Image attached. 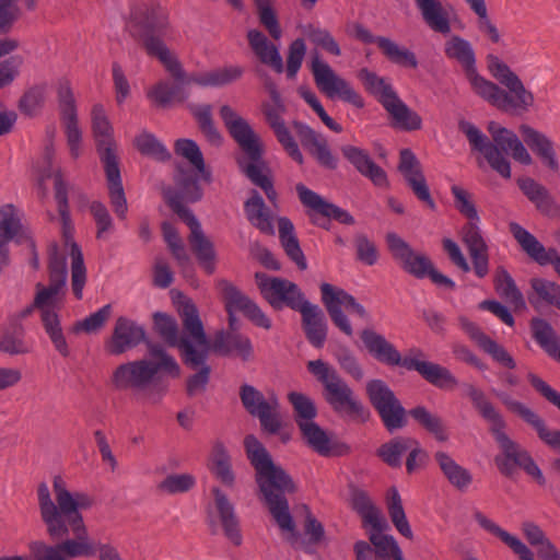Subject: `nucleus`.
<instances>
[{
  "label": "nucleus",
  "mask_w": 560,
  "mask_h": 560,
  "mask_svg": "<svg viewBox=\"0 0 560 560\" xmlns=\"http://www.w3.org/2000/svg\"><path fill=\"white\" fill-rule=\"evenodd\" d=\"M131 18L147 55L158 59L175 80V83L160 81L148 92V96L161 107L185 102L189 96L185 85L192 81L187 77L177 55L167 46V42L174 36L167 10L160 3L148 0L133 8Z\"/></svg>",
  "instance_id": "obj_1"
},
{
  "label": "nucleus",
  "mask_w": 560,
  "mask_h": 560,
  "mask_svg": "<svg viewBox=\"0 0 560 560\" xmlns=\"http://www.w3.org/2000/svg\"><path fill=\"white\" fill-rule=\"evenodd\" d=\"M445 55L462 65L472 91L498 109L505 113H525L534 105V94L497 56L488 57V69L506 90L478 74L475 51L468 40L453 36L445 43Z\"/></svg>",
  "instance_id": "obj_2"
},
{
  "label": "nucleus",
  "mask_w": 560,
  "mask_h": 560,
  "mask_svg": "<svg viewBox=\"0 0 560 560\" xmlns=\"http://www.w3.org/2000/svg\"><path fill=\"white\" fill-rule=\"evenodd\" d=\"M52 491L55 500L46 482H40L37 487L39 514L47 534L52 539H61L72 532H84L88 527L82 511L94 505V498L84 491H70L61 476L54 477Z\"/></svg>",
  "instance_id": "obj_3"
},
{
  "label": "nucleus",
  "mask_w": 560,
  "mask_h": 560,
  "mask_svg": "<svg viewBox=\"0 0 560 560\" xmlns=\"http://www.w3.org/2000/svg\"><path fill=\"white\" fill-rule=\"evenodd\" d=\"M148 351L156 361L140 359L121 363L113 371L110 383L118 392L142 394L148 402L159 404L167 387L154 384L158 373L164 372L172 377H178L180 368L163 346L148 342Z\"/></svg>",
  "instance_id": "obj_4"
},
{
  "label": "nucleus",
  "mask_w": 560,
  "mask_h": 560,
  "mask_svg": "<svg viewBox=\"0 0 560 560\" xmlns=\"http://www.w3.org/2000/svg\"><path fill=\"white\" fill-rule=\"evenodd\" d=\"M247 457L256 470V481L269 511L283 532H293L294 522L285 499L294 491V483L284 469L276 465L265 446L254 436L244 441Z\"/></svg>",
  "instance_id": "obj_5"
},
{
  "label": "nucleus",
  "mask_w": 560,
  "mask_h": 560,
  "mask_svg": "<svg viewBox=\"0 0 560 560\" xmlns=\"http://www.w3.org/2000/svg\"><path fill=\"white\" fill-rule=\"evenodd\" d=\"M220 117L233 139L241 148L237 164L243 174L255 185L260 187L267 198L273 201L277 198L271 171L264 160V144L260 137L252 129L231 106L220 108Z\"/></svg>",
  "instance_id": "obj_6"
},
{
  "label": "nucleus",
  "mask_w": 560,
  "mask_h": 560,
  "mask_svg": "<svg viewBox=\"0 0 560 560\" xmlns=\"http://www.w3.org/2000/svg\"><path fill=\"white\" fill-rule=\"evenodd\" d=\"M467 395L481 417L490 424V431L502 452V454L494 457V463L500 472L510 477L513 475L516 467H521L540 486H544L546 479L540 468L536 465L528 452L523 450L516 442L512 441L505 433L504 429L506 424L502 415L497 410L493 404L487 399L485 393L469 385L467 387Z\"/></svg>",
  "instance_id": "obj_7"
},
{
  "label": "nucleus",
  "mask_w": 560,
  "mask_h": 560,
  "mask_svg": "<svg viewBox=\"0 0 560 560\" xmlns=\"http://www.w3.org/2000/svg\"><path fill=\"white\" fill-rule=\"evenodd\" d=\"M178 313L184 327L182 337L178 336L175 319L164 313L154 314V327L171 347H177L182 351L187 365L197 368L209 354V342L202 322L196 305L187 298L183 296L178 302Z\"/></svg>",
  "instance_id": "obj_8"
},
{
  "label": "nucleus",
  "mask_w": 560,
  "mask_h": 560,
  "mask_svg": "<svg viewBox=\"0 0 560 560\" xmlns=\"http://www.w3.org/2000/svg\"><path fill=\"white\" fill-rule=\"evenodd\" d=\"M458 128L466 136L471 149L482 153L489 165L504 178L511 177V164L503 152L510 153L521 164L533 163L530 154L518 137L495 121H490L487 127L493 142L470 121L460 120Z\"/></svg>",
  "instance_id": "obj_9"
},
{
  "label": "nucleus",
  "mask_w": 560,
  "mask_h": 560,
  "mask_svg": "<svg viewBox=\"0 0 560 560\" xmlns=\"http://www.w3.org/2000/svg\"><path fill=\"white\" fill-rule=\"evenodd\" d=\"M179 191L167 190L165 198L172 210L188 225L190 230L189 243L196 254L200 266L207 273L215 269V253L213 244L205 235L201 225L194 213L183 203V200L195 202L201 199L202 189L198 180L192 177H183L179 182Z\"/></svg>",
  "instance_id": "obj_10"
},
{
  "label": "nucleus",
  "mask_w": 560,
  "mask_h": 560,
  "mask_svg": "<svg viewBox=\"0 0 560 560\" xmlns=\"http://www.w3.org/2000/svg\"><path fill=\"white\" fill-rule=\"evenodd\" d=\"M92 129L101 160L104 164L112 207L118 219L125 220L128 212V205L121 183L117 155L115 153L113 127L101 104H96L92 108Z\"/></svg>",
  "instance_id": "obj_11"
},
{
  "label": "nucleus",
  "mask_w": 560,
  "mask_h": 560,
  "mask_svg": "<svg viewBox=\"0 0 560 560\" xmlns=\"http://www.w3.org/2000/svg\"><path fill=\"white\" fill-rule=\"evenodd\" d=\"M307 370L323 385V396L336 412L362 422L369 419L370 411L332 366L323 360H313L307 362Z\"/></svg>",
  "instance_id": "obj_12"
},
{
  "label": "nucleus",
  "mask_w": 560,
  "mask_h": 560,
  "mask_svg": "<svg viewBox=\"0 0 560 560\" xmlns=\"http://www.w3.org/2000/svg\"><path fill=\"white\" fill-rule=\"evenodd\" d=\"M358 79L366 92L374 96L388 113L393 127L405 131L421 128V117L398 96L388 79L380 77L368 68L359 70Z\"/></svg>",
  "instance_id": "obj_13"
},
{
  "label": "nucleus",
  "mask_w": 560,
  "mask_h": 560,
  "mask_svg": "<svg viewBox=\"0 0 560 560\" xmlns=\"http://www.w3.org/2000/svg\"><path fill=\"white\" fill-rule=\"evenodd\" d=\"M311 71L318 90L328 98H340L357 108L364 106L363 97L343 78L338 75L334 69L324 61L318 51H315L311 60Z\"/></svg>",
  "instance_id": "obj_14"
},
{
  "label": "nucleus",
  "mask_w": 560,
  "mask_h": 560,
  "mask_svg": "<svg viewBox=\"0 0 560 560\" xmlns=\"http://www.w3.org/2000/svg\"><path fill=\"white\" fill-rule=\"evenodd\" d=\"M240 398L249 415L258 418L261 428L276 434L282 427L280 402L275 393L267 397L252 385L244 384L240 388Z\"/></svg>",
  "instance_id": "obj_15"
},
{
  "label": "nucleus",
  "mask_w": 560,
  "mask_h": 560,
  "mask_svg": "<svg viewBox=\"0 0 560 560\" xmlns=\"http://www.w3.org/2000/svg\"><path fill=\"white\" fill-rule=\"evenodd\" d=\"M255 279L262 298L275 310L289 307L298 312L307 301L298 284L288 279L261 272H257Z\"/></svg>",
  "instance_id": "obj_16"
},
{
  "label": "nucleus",
  "mask_w": 560,
  "mask_h": 560,
  "mask_svg": "<svg viewBox=\"0 0 560 560\" xmlns=\"http://www.w3.org/2000/svg\"><path fill=\"white\" fill-rule=\"evenodd\" d=\"M366 394L389 432L406 425V410L384 381L372 380L368 382Z\"/></svg>",
  "instance_id": "obj_17"
},
{
  "label": "nucleus",
  "mask_w": 560,
  "mask_h": 560,
  "mask_svg": "<svg viewBox=\"0 0 560 560\" xmlns=\"http://www.w3.org/2000/svg\"><path fill=\"white\" fill-rule=\"evenodd\" d=\"M322 302L325 305L332 323L347 336L353 335L349 318L342 312V306L352 310L358 316L368 318V312L363 305L357 302L354 296L343 289L329 283H322Z\"/></svg>",
  "instance_id": "obj_18"
},
{
  "label": "nucleus",
  "mask_w": 560,
  "mask_h": 560,
  "mask_svg": "<svg viewBox=\"0 0 560 560\" xmlns=\"http://www.w3.org/2000/svg\"><path fill=\"white\" fill-rule=\"evenodd\" d=\"M74 538H66L56 545H35L38 560H69L79 557H93L96 555V545L89 536L88 528L84 532H72Z\"/></svg>",
  "instance_id": "obj_19"
},
{
  "label": "nucleus",
  "mask_w": 560,
  "mask_h": 560,
  "mask_svg": "<svg viewBox=\"0 0 560 560\" xmlns=\"http://www.w3.org/2000/svg\"><path fill=\"white\" fill-rule=\"evenodd\" d=\"M57 94L69 151L71 156L77 159L81 153L82 132L78 125L77 106L72 89L67 80L59 82Z\"/></svg>",
  "instance_id": "obj_20"
},
{
  "label": "nucleus",
  "mask_w": 560,
  "mask_h": 560,
  "mask_svg": "<svg viewBox=\"0 0 560 560\" xmlns=\"http://www.w3.org/2000/svg\"><path fill=\"white\" fill-rule=\"evenodd\" d=\"M386 242L393 257L399 261L407 273L417 279L428 276L433 264L425 254L415 252L405 240L394 232L386 235Z\"/></svg>",
  "instance_id": "obj_21"
},
{
  "label": "nucleus",
  "mask_w": 560,
  "mask_h": 560,
  "mask_svg": "<svg viewBox=\"0 0 560 560\" xmlns=\"http://www.w3.org/2000/svg\"><path fill=\"white\" fill-rule=\"evenodd\" d=\"M492 393L509 411L520 416L527 424L535 429L541 441L552 448L560 450V431H550L539 415L522 401L512 398L510 394L495 389Z\"/></svg>",
  "instance_id": "obj_22"
},
{
  "label": "nucleus",
  "mask_w": 560,
  "mask_h": 560,
  "mask_svg": "<svg viewBox=\"0 0 560 560\" xmlns=\"http://www.w3.org/2000/svg\"><path fill=\"white\" fill-rule=\"evenodd\" d=\"M398 171L418 200L425 203L431 210H435L436 203L431 197L421 164L410 149H402L400 151Z\"/></svg>",
  "instance_id": "obj_23"
},
{
  "label": "nucleus",
  "mask_w": 560,
  "mask_h": 560,
  "mask_svg": "<svg viewBox=\"0 0 560 560\" xmlns=\"http://www.w3.org/2000/svg\"><path fill=\"white\" fill-rule=\"evenodd\" d=\"M460 237L471 258L475 275L485 278L489 273V254L480 222H466L460 229Z\"/></svg>",
  "instance_id": "obj_24"
},
{
  "label": "nucleus",
  "mask_w": 560,
  "mask_h": 560,
  "mask_svg": "<svg viewBox=\"0 0 560 560\" xmlns=\"http://www.w3.org/2000/svg\"><path fill=\"white\" fill-rule=\"evenodd\" d=\"M383 528H372L370 540L374 548L366 541L355 542L357 560H396L398 557H404L394 537L383 534Z\"/></svg>",
  "instance_id": "obj_25"
},
{
  "label": "nucleus",
  "mask_w": 560,
  "mask_h": 560,
  "mask_svg": "<svg viewBox=\"0 0 560 560\" xmlns=\"http://www.w3.org/2000/svg\"><path fill=\"white\" fill-rule=\"evenodd\" d=\"M145 339L144 328L135 320L120 316L116 319L113 334L107 342V351L119 355L136 348Z\"/></svg>",
  "instance_id": "obj_26"
},
{
  "label": "nucleus",
  "mask_w": 560,
  "mask_h": 560,
  "mask_svg": "<svg viewBox=\"0 0 560 560\" xmlns=\"http://www.w3.org/2000/svg\"><path fill=\"white\" fill-rule=\"evenodd\" d=\"M510 232L521 248L536 262L541 266L552 264L560 276V256L555 249L547 250L545 246L526 229L516 222L509 224Z\"/></svg>",
  "instance_id": "obj_27"
},
{
  "label": "nucleus",
  "mask_w": 560,
  "mask_h": 560,
  "mask_svg": "<svg viewBox=\"0 0 560 560\" xmlns=\"http://www.w3.org/2000/svg\"><path fill=\"white\" fill-rule=\"evenodd\" d=\"M411 352L415 355L405 357V369L417 371L425 381L441 389H453L457 385V380L450 370L433 362L419 360L418 357L422 355L420 350Z\"/></svg>",
  "instance_id": "obj_28"
},
{
  "label": "nucleus",
  "mask_w": 560,
  "mask_h": 560,
  "mask_svg": "<svg viewBox=\"0 0 560 560\" xmlns=\"http://www.w3.org/2000/svg\"><path fill=\"white\" fill-rule=\"evenodd\" d=\"M459 325L469 338L476 342L483 352L490 355L493 361L510 370L516 368L514 358L506 349L487 336L475 323L466 317H459Z\"/></svg>",
  "instance_id": "obj_29"
},
{
  "label": "nucleus",
  "mask_w": 560,
  "mask_h": 560,
  "mask_svg": "<svg viewBox=\"0 0 560 560\" xmlns=\"http://www.w3.org/2000/svg\"><path fill=\"white\" fill-rule=\"evenodd\" d=\"M295 190L301 203L311 212L318 213L327 219H334L343 224L354 223V218L348 211L335 203L328 202L317 192L307 188L304 184H296Z\"/></svg>",
  "instance_id": "obj_30"
},
{
  "label": "nucleus",
  "mask_w": 560,
  "mask_h": 560,
  "mask_svg": "<svg viewBox=\"0 0 560 560\" xmlns=\"http://www.w3.org/2000/svg\"><path fill=\"white\" fill-rule=\"evenodd\" d=\"M295 128L302 145L316 159L318 164L325 168L335 170L338 160L331 153L326 137L302 122H296Z\"/></svg>",
  "instance_id": "obj_31"
},
{
  "label": "nucleus",
  "mask_w": 560,
  "mask_h": 560,
  "mask_svg": "<svg viewBox=\"0 0 560 560\" xmlns=\"http://www.w3.org/2000/svg\"><path fill=\"white\" fill-rule=\"evenodd\" d=\"M341 153L362 176L369 178L375 186L388 187L386 172L372 160L368 151L346 144L341 147Z\"/></svg>",
  "instance_id": "obj_32"
},
{
  "label": "nucleus",
  "mask_w": 560,
  "mask_h": 560,
  "mask_svg": "<svg viewBox=\"0 0 560 560\" xmlns=\"http://www.w3.org/2000/svg\"><path fill=\"white\" fill-rule=\"evenodd\" d=\"M222 294L230 308H240V312H242L254 325L258 327L267 330L271 328L272 325L270 318L254 301L244 295L234 285L228 282H222Z\"/></svg>",
  "instance_id": "obj_33"
},
{
  "label": "nucleus",
  "mask_w": 560,
  "mask_h": 560,
  "mask_svg": "<svg viewBox=\"0 0 560 560\" xmlns=\"http://www.w3.org/2000/svg\"><path fill=\"white\" fill-rule=\"evenodd\" d=\"M302 316V326L306 338L315 348H322L327 338V322L322 308L306 301L298 311Z\"/></svg>",
  "instance_id": "obj_34"
},
{
  "label": "nucleus",
  "mask_w": 560,
  "mask_h": 560,
  "mask_svg": "<svg viewBox=\"0 0 560 560\" xmlns=\"http://www.w3.org/2000/svg\"><path fill=\"white\" fill-rule=\"evenodd\" d=\"M361 339L369 353L378 362L390 366H402L405 358L383 335L371 329H364L361 332Z\"/></svg>",
  "instance_id": "obj_35"
},
{
  "label": "nucleus",
  "mask_w": 560,
  "mask_h": 560,
  "mask_svg": "<svg viewBox=\"0 0 560 560\" xmlns=\"http://www.w3.org/2000/svg\"><path fill=\"white\" fill-rule=\"evenodd\" d=\"M307 445L322 456H338L348 452V446L331 439L315 421L300 428Z\"/></svg>",
  "instance_id": "obj_36"
},
{
  "label": "nucleus",
  "mask_w": 560,
  "mask_h": 560,
  "mask_svg": "<svg viewBox=\"0 0 560 560\" xmlns=\"http://www.w3.org/2000/svg\"><path fill=\"white\" fill-rule=\"evenodd\" d=\"M22 230L18 210L12 205L0 208V272L9 265L10 241L20 236Z\"/></svg>",
  "instance_id": "obj_37"
},
{
  "label": "nucleus",
  "mask_w": 560,
  "mask_h": 560,
  "mask_svg": "<svg viewBox=\"0 0 560 560\" xmlns=\"http://www.w3.org/2000/svg\"><path fill=\"white\" fill-rule=\"evenodd\" d=\"M222 355L235 354L243 361H247L253 357V345L248 337L237 332L219 331L215 335L212 346L209 350Z\"/></svg>",
  "instance_id": "obj_38"
},
{
  "label": "nucleus",
  "mask_w": 560,
  "mask_h": 560,
  "mask_svg": "<svg viewBox=\"0 0 560 560\" xmlns=\"http://www.w3.org/2000/svg\"><path fill=\"white\" fill-rule=\"evenodd\" d=\"M474 517L481 528L497 536L509 548H511V550L518 557L520 560H536L534 558V551L530 550L520 538L500 527L497 523L487 517L483 513H481L480 511H476L474 513Z\"/></svg>",
  "instance_id": "obj_39"
},
{
  "label": "nucleus",
  "mask_w": 560,
  "mask_h": 560,
  "mask_svg": "<svg viewBox=\"0 0 560 560\" xmlns=\"http://www.w3.org/2000/svg\"><path fill=\"white\" fill-rule=\"evenodd\" d=\"M244 212L249 223L261 233L275 234L272 213L257 190L250 191L249 198L244 202Z\"/></svg>",
  "instance_id": "obj_40"
},
{
  "label": "nucleus",
  "mask_w": 560,
  "mask_h": 560,
  "mask_svg": "<svg viewBox=\"0 0 560 560\" xmlns=\"http://www.w3.org/2000/svg\"><path fill=\"white\" fill-rule=\"evenodd\" d=\"M33 342L26 338L21 324L12 323L0 328V352L8 355H24L31 353Z\"/></svg>",
  "instance_id": "obj_41"
},
{
  "label": "nucleus",
  "mask_w": 560,
  "mask_h": 560,
  "mask_svg": "<svg viewBox=\"0 0 560 560\" xmlns=\"http://www.w3.org/2000/svg\"><path fill=\"white\" fill-rule=\"evenodd\" d=\"M424 23L436 33L451 32L450 13L440 0H415Z\"/></svg>",
  "instance_id": "obj_42"
},
{
  "label": "nucleus",
  "mask_w": 560,
  "mask_h": 560,
  "mask_svg": "<svg viewBox=\"0 0 560 560\" xmlns=\"http://www.w3.org/2000/svg\"><path fill=\"white\" fill-rule=\"evenodd\" d=\"M247 39L252 50L262 63L270 66L277 73L283 71V60L279 49L260 31H248Z\"/></svg>",
  "instance_id": "obj_43"
},
{
  "label": "nucleus",
  "mask_w": 560,
  "mask_h": 560,
  "mask_svg": "<svg viewBox=\"0 0 560 560\" xmlns=\"http://www.w3.org/2000/svg\"><path fill=\"white\" fill-rule=\"evenodd\" d=\"M278 232L280 243L288 257L295 262L299 269L305 270L307 268V261L301 249L292 221L287 217L279 218Z\"/></svg>",
  "instance_id": "obj_44"
},
{
  "label": "nucleus",
  "mask_w": 560,
  "mask_h": 560,
  "mask_svg": "<svg viewBox=\"0 0 560 560\" xmlns=\"http://www.w3.org/2000/svg\"><path fill=\"white\" fill-rule=\"evenodd\" d=\"M213 493L224 535L232 544L240 546L242 544V534L234 508L229 502L226 495L219 489H214Z\"/></svg>",
  "instance_id": "obj_45"
},
{
  "label": "nucleus",
  "mask_w": 560,
  "mask_h": 560,
  "mask_svg": "<svg viewBox=\"0 0 560 560\" xmlns=\"http://www.w3.org/2000/svg\"><path fill=\"white\" fill-rule=\"evenodd\" d=\"M522 530L527 542L535 549V553L539 559L560 560V552L538 525L533 522H524Z\"/></svg>",
  "instance_id": "obj_46"
},
{
  "label": "nucleus",
  "mask_w": 560,
  "mask_h": 560,
  "mask_svg": "<svg viewBox=\"0 0 560 560\" xmlns=\"http://www.w3.org/2000/svg\"><path fill=\"white\" fill-rule=\"evenodd\" d=\"M243 73L244 68L241 66H225L206 73L191 75L190 81L202 88H220L237 81Z\"/></svg>",
  "instance_id": "obj_47"
},
{
  "label": "nucleus",
  "mask_w": 560,
  "mask_h": 560,
  "mask_svg": "<svg viewBox=\"0 0 560 560\" xmlns=\"http://www.w3.org/2000/svg\"><path fill=\"white\" fill-rule=\"evenodd\" d=\"M435 460L443 475L453 487L464 491L470 486L472 481L470 471L458 465L447 453L438 452L435 454Z\"/></svg>",
  "instance_id": "obj_48"
},
{
  "label": "nucleus",
  "mask_w": 560,
  "mask_h": 560,
  "mask_svg": "<svg viewBox=\"0 0 560 560\" xmlns=\"http://www.w3.org/2000/svg\"><path fill=\"white\" fill-rule=\"evenodd\" d=\"M533 337L541 349L553 360L560 362V337L551 325L541 318L532 320Z\"/></svg>",
  "instance_id": "obj_49"
},
{
  "label": "nucleus",
  "mask_w": 560,
  "mask_h": 560,
  "mask_svg": "<svg viewBox=\"0 0 560 560\" xmlns=\"http://www.w3.org/2000/svg\"><path fill=\"white\" fill-rule=\"evenodd\" d=\"M533 294L528 295L529 303L538 307L542 302L548 305H555L560 310V285L553 281L544 278L530 279Z\"/></svg>",
  "instance_id": "obj_50"
},
{
  "label": "nucleus",
  "mask_w": 560,
  "mask_h": 560,
  "mask_svg": "<svg viewBox=\"0 0 560 560\" xmlns=\"http://www.w3.org/2000/svg\"><path fill=\"white\" fill-rule=\"evenodd\" d=\"M377 46L390 62L399 67L411 69H416L418 67V59L415 52L404 46L398 45L390 38L378 37Z\"/></svg>",
  "instance_id": "obj_51"
},
{
  "label": "nucleus",
  "mask_w": 560,
  "mask_h": 560,
  "mask_svg": "<svg viewBox=\"0 0 560 560\" xmlns=\"http://www.w3.org/2000/svg\"><path fill=\"white\" fill-rule=\"evenodd\" d=\"M494 284L498 294L515 310H523L526 307L522 292L516 287L511 275L504 268H499L497 270Z\"/></svg>",
  "instance_id": "obj_52"
},
{
  "label": "nucleus",
  "mask_w": 560,
  "mask_h": 560,
  "mask_svg": "<svg viewBox=\"0 0 560 560\" xmlns=\"http://www.w3.org/2000/svg\"><path fill=\"white\" fill-rule=\"evenodd\" d=\"M40 317L44 329L52 342L55 349L59 352L60 355L65 358L68 357L70 354V349L60 326L59 316L56 310L44 311V313H40Z\"/></svg>",
  "instance_id": "obj_53"
},
{
  "label": "nucleus",
  "mask_w": 560,
  "mask_h": 560,
  "mask_svg": "<svg viewBox=\"0 0 560 560\" xmlns=\"http://www.w3.org/2000/svg\"><path fill=\"white\" fill-rule=\"evenodd\" d=\"M387 509L396 529L406 538L411 539L413 534L402 506L398 490L393 487L387 492Z\"/></svg>",
  "instance_id": "obj_54"
},
{
  "label": "nucleus",
  "mask_w": 560,
  "mask_h": 560,
  "mask_svg": "<svg viewBox=\"0 0 560 560\" xmlns=\"http://www.w3.org/2000/svg\"><path fill=\"white\" fill-rule=\"evenodd\" d=\"M210 470L225 485H232L234 474L231 469L230 456L222 442L217 441L212 446Z\"/></svg>",
  "instance_id": "obj_55"
},
{
  "label": "nucleus",
  "mask_w": 560,
  "mask_h": 560,
  "mask_svg": "<svg viewBox=\"0 0 560 560\" xmlns=\"http://www.w3.org/2000/svg\"><path fill=\"white\" fill-rule=\"evenodd\" d=\"M288 399L293 407L294 419L299 428L314 422L317 408L311 397L302 393L291 392L288 394Z\"/></svg>",
  "instance_id": "obj_56"
},
{
  "label": "nucleus",
  "mask_w": 560,
  "mask_h": 560,
  "mask_svg": "<svg viewBox=\"0 0 560 560\" xmlns=\"http://www.w3.org/2000/svg\"><path fill=\"white\" fill-rule=\"evenodd\" d=\"M189 109L207 140L213 145H220L222 143V136L213 124L211 105H190Z\"/></svg>",
  "instance_id": "obj_57"
},
{
  "label": "nucleus",
  "mask_w": 560,
  "mask_h": 560,
  "mask_svg": "<svg viewBox=\"0 0 560 560\" xmlns=\"http://www.w3.org/2000/svg\"><path fill=\"white\" fill-rule=\"evenodd\" d=\"M175 151L178 155L186 159L191 166L202 176L207 182L210 180L211 175L206 170L202 152L198 144L190 139H179L175 143Z\"/></svg>",
  "instance_id": "obj_58"
},
{
  "label": "nucleus",
  "mask_w": 560,
  "mask_h": 560,
  "mask_svg": "<svg viewBox=\"0 0 560 560\" xmlns=\"http://www.w3.org/2000/svg\"><path fill=\"white\" fill-rule=\"evenodd\" d=\"M71 257V288L74 296L81 300L83 296V289L86 282V268L83 260V254L77 243H71L70 246Z\"/></svg>",
  "instance_id": "obj_59"
},
{
  "label": "nucleus",
  "mask_w": 560,
  "mask_h": 560,
  "mask_svg": "<svg viewBox=\"0 0 560 560\" xmlns=\"http://www.w3.org/2000/svg\"><path fill=\"white\" fill-rule=\"evenodd\" d=\"M416 444V440L411 438H396L388 443L383 444L378 451V456L389 466L399 467L401 465V456Z\"/></svg>",
  "instance_id": "obj_60"
},
{
  "label": "nucleus",
  "mask_w": 560,
  "mask_h": 560,
  "mask_svg": "<svg viewBox=\"0 0 560 560\" xmlns=\"http://www.w3.org/2000/svg\"><path fill=\"white\" fill-rule=\"evenodd\" d=\"M353 508L361 515L365 525L372 528H382L386 522L380 510L373 504L364 492H357L353 497Z\"/></svg>",
  "instance_id": "obj_61"
},
{
  "label": "nucleus",
  "mask_w": 560,
  "mask_h": 560,
  "mask_svg": "<svg viewBox=\"0 0 560 560\" xmlns=\"http://www.w3.org/2000/svg\"><path fill=\"white\" fill-rule=\"evenodd\" d=\"M409 415L423 429L433 434L436 440L442 442L447 440L442 419L430 412L425 407L417 406L409 410Z\"/></svg>",
  "instance_id": "obj_62"
},
{
  "label": "nucleus",
  "mask_w": 560,
  "mask_h": 560,
  "mask_svg": "<svg viewBox=\"0 0 560 560\" xmlns=\"http://www.w3.org/2000/svg\"><path fill=\"white\" fill-rule=\"evenodd\" d=\"M302 32L316 47H319L334 56L341 55L339 44L328 30L310 23L302 27Z\"/></svg>",
  "instance_id": "obj_63"
},
{
  "label": "nucleus",
  "mask_w": 560,
  "mask_h": 560,
  "mask_svg": "<svg viewBox=\"0 0 560 560\" xmlns=\"http://www.w3.org/2000/svg\"><path fill=\"white\" fill-rule=\"evenodd\" d=\"M137 150L147 156L158 161H165L170 159V152L165 145L158 140V138L148 131H142L133 140Z\"/></svg>",
  "instance_id": "obj_64"
}]
</instances>
